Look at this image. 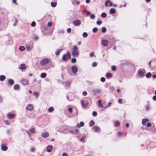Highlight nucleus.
Segmentation results:
<instances>
[{
	"mask_svg": "<svg viewBox=\"0 0 156 156\" xmlns=\"http://www.w3.org/2000/svg\"><path fill=\"white\" fill-rule=\"evenodd\" d=\"M71 50L72 54L73 57H77L79 56V48L76 45H74Z\"/></svg>",
	"mask_w": 156,
	"mask_h": 156,
	"instance_id": "f257e3e1",
	"label": "nucleus"
},
{
	"mask_svg": "<svg viewBox=\"0 0 156 156\" xmlns=\"http://www.w3.org/2000/svg\"><path fill=\"white\" fill-rule=\"evenodd\" d=\"M49 61V59L48 58H44L41 61L40 64L41 66H44L48 64Z\"/></svg>",
	"mask_w": 156,
	"mask_h": 156,
	"instance_id": "f03ea898",
	"label": "nucleus"
},
{
	"mask_svg": "<svg viewBox=\"0 0 156 156\" xmlns=\"http://www.w3.org/2000/svg\"><path fill=\"white\" fill-rule=\"evenodd\" d=\"M146 73L145 70L143 69H140L138 71V74L140 76L144 77V74Z\"/></svg>",
	"mask_w": 156,
	"mask_h": 156,
	"instance_id": "7ed1b4c3",
	"label": "nucleus"
},
{
	"mask_svg": "<svg viewBox=\"0 0 156 156\" xmlns=\"http://www.w3.org/2000/svg\"><path fill=\"white\" fill-rule=\"evenodd\" d=\"M70 54L69 51H67L66 54H64L62 57V59L64 61H66L68 58L69 57Z\"/></svg>",
	"mask_w": 156,
	"mask_h": 156,
	"instance_id": "20e7f679",
	"label": "nucleus"
},
{
	"mask_svg": "<svg viewBox=\"0 0 156 156\" xmlns=\"http://www.w3.org/2000/svg\"><path fill=\"white\" fill-rule=\"evenodd\" d=\"M34 106L31 104H28L26 107L27 110L29 111H32L34 109Z\"/></svg>",
	"mask_w": 156,
	"mask_h": 156,
	"instance_id": "39448f33",
	"label": "nucleus"
},
{
	"mask_svg": "<svg viewBox=\"0 0 156 156\" xmlns=\"http://www.w3.org/2000/svg\"><path fill=\"white\" fill-rule=\"evenodd\" d=\"M92 91L94 93V95H96L97 94H100L101 93V91L100 89H92Z\"/></svg>",
	"mask_w": 156,
	"mask_h": 156,
	"instance_id": "423d86ee",
	"label": "nucleus"
},
{
	"mask_svg": "<svg viewBox=\"0 0 156 156\" xmlns=\"http://www.w3.org/2000/svg\"><path fill=\"white\" fill-rule=\"evenodd\" d=\"M81 102L82 105L84 108L88 107L89 105V103L87 101L82 100Z\"/></svg>",
	"mask_w": 156,
	"mask_h": 156,
	"instance_id": "0eeeda50",
	"label": "nucleus"
},
{
	"mask_svg": "<svg viewBox=\"0 0 156 156\" xmlns=\"http://www.w3.org/2000/svg\"><path fill=\"white\" fill-rule=\"evenodd\" d=\"M73 23L75 26H78L80 25L81 22L79 20H76L73 22Z\"/></svg>",
	"mask_w": 156,
	"mask_h": 156,
	"instance_id": "6e6552de",
	"label": "nucleus"
},
{
	"mask_svg": "<svg viewBox=\"0 0 156 156\" xmlns=\"http://www.w3.org/2000/svg\"><path fill=\"white\" fill-rule=\"evenodd\" d=\"M102 44L104 46H107L109 43L108 41L106 39H103L102 41Z\"/></svg>",
	"mask_w": 156,
	"mask_h": 156,
	"instance_id": "1a4fd4ad",
	"label": "nucleus"
},
{
	"mask_svg": "<svg viewBox=\"0 0 156 156\" xmlns=\"http://www.w3.org/2000/svg\"><path fill=\"white\" fill-rule=\"evenodd\" d=\"M21 83L23 85H27L28 84V81L25 79H23L20 81Z\"/></svg>",
	"mask_w": 156,
	"mask_h": 156,
	"instance_id": "9d476101",
	"label": "nucleus"
},
{
	"mask_svg": "<svg viewBox=\"0 0 156 156\" xmlns=\"http://www.w3.org/2000/svg\"><path fill=\"white\" fill-rule=\"evenodd\" d=\"M109 4L110 7H111L112 5V2L110 0H108L106 1L105 2V6L106 7L108 6Z\"/></svg>",
	"mask_w": 156,
	"mask_h": 156,
	"instance_id": "9b49d317",
	"label": "nucleus"
},
{
	"mask_svg": "<svg viewBox=\"0 0 156 156\" xmlns=\"http://www.w3.org/2000/svg\"><path fill=\"white\" fill-rule=\"evenodd\" d=\"M72 71L74 73H76L78 71L77 68L75 66H73L71 68Z\"/></svg>",
	"mask_w": 156,
	"mask_h": 156,
	"instance_id": "f8f14e48",
	"label": "nucleus"
},
{
	"mask_svg": "<svg viewBox=\"0 0 156 156\" xmlns=\"http://www.w3.org/2000/svg\"><path fill=\"white\" fill-rule=\"evenodd\" d=\"M41 136L44 138L48 137L49 135V133L47 132H43L41 134Z\"/></svg>",
	"mask_w": 156,
	"mask_h": 156,
	"instance_id": "ddd939ff",
	"label": "nucleus"
},
{
	"mask_svg": "<svg viewBox=\"0 0 156 156\" xmlns=\"http://www.w3.org/2000/svg\"><path fill=\"white\" fill-rule=\"evenodd\" d=\"M84 125V123L83 122H81L80 124H79L78 123H77V125L76 126V127L77 128H80V127L83 126Z\"/></svg>",
	"mask_w": 156,
	"mask_h": 156,
	"instance_id": "4468645a",
	"label": "nucleus"
},
{
	"mask_svg": "<svg viewBox=\"0 0 156 156\" xmlns=\"http://www.w3.org/2000/svg\"><path fill=\"white\" fill-rule=\"evenodd\" d=\"M52 146L49 145L47 147V150L48 152H50L52 150Z\"/></svg>",
	"mask_w": 156,
	"mask_h": 156,
	"instance_id": "2eb2a0df",
	"label": "nucleus"
},
{
	"mask_svg": "<svg viewBox=\"0 0 156 156\" xmlns=\"http://www.w3.org/2000/svg\"><path fill=\"white\" fill-rule=\"evenodd\" d=\"M19 68L22 70L25 69H26V66L24 64H22L19 67Z\"/></svg>",
	"mask_w": 156,
	"mask_h": 156,
	"instance_id": "dca6fc26",
	"label": "nucleus"
},
{
	"mask_svg": "<svg viewBox=\"0 0 156 156\" xmlns=\"http://www.w3.org/2000/svg\"><path fill=\"white\" fill-rule=\"evenodd\" d=\"M148 121H149V120L148 119H144L142 120V124L144 125H145L146 123Z\"/></svg>",
	"mask_w": 156,
	"mask_h": 156,
	"instance_id": "f3484780",
	"label": "nucleus"
},
{
	"mask_svg": "<svg viewBox=\"0 0 156 156\" xmlns=\"http://www.w3.org/2000/svg\"><path fill=\"white\" fill-rule=\"evenodd\" d=\"M8 83L10 85H12L14 83V80L11 79H9L8 80Z\"/></svg>",
	"mask_w": 156,
	"mask_h": 156,
	"instance_id": "a211bd4d",
	"label": "nucleus"
},
{
	"mask_svg": "<svg viewBox=\"0 0 156 156\" xmlns=\"http://www.w3.org/2000/svg\"><path fill=\"white\" fill-rule=\"evenodd\" d=\"M1 146V149L2 151H5L7 149V147L5 146L4 144H2Z\"/></svg>",
	"mask_w": 156,
	"mask_h": 156,
	"instance_id": "6ab92c4d",
	"label": "nucleus"
},
{
	"mask_svg": "<svg viewBox=\"0 0 156 156\" xmlns=\"http://www.w3.org/2000/svg\"><path fill=\"white\" fill-rule=\"evenodd\" d=\"M5 76L4 75H1L0 76V80L1 81H3L5 79Z\"/></svg>",
	"mask_w": 156,
	"mask_h": 156,
	"instance_id": "aec40b11",
	"label": "nucleus"
},
{
	"mask_svg": "<svg viewBox=\"0 0 156 156\" xmlns=\"http://www.w3.org/2000/svg\"><path fill=\"white\" fill-rule=\"evenodd\" d=\"M15 117V115L14 114H9L8 115V117L9 119H12Z\"/></svg>",
	"mask_w": 156,
	"mask_h": 156,
	"instance_id": "412c9836",
	"label": "nucleus"
},
{
	"mask_svg": "<svg viewBox=\"0 0 156 156\" xmlns=\"http://www.w3.org/2000/svg\"><path fill=\"white\" fill-rule=\"evenodd\" d=\"M29 131L31 133L34 134L35 133V128H32L31 129H29Z\"/></svg>",
	"mask_w": 156,
	"mask_h": 156,
	"instance_id": "4be33fe9",
	"label": "nucleus"
},
{
	"mask_svg": "<svg viewBox=\"0 0 156 156\" xmlns=\"http://www.w3.org/2000/svg\"><path fill=\"white\" fill-rule=\"evenodd\" d=\"M20 88V86L17 84H15L14 85L13 88L15 90H17L19 89Z\"/></svg>",
	"mask_w": 156,
	"mask_h": 156,
	"instance_id": "5701e85b",
	"label": "nucleus"
},
{
	"mask_svg": "<svg viewBox=\"0 0 156 156\" xmlns=\"http://www.w3.org/2000/svg\"><path fill=\"white\" fill-rule=\"evenodd\" d=\"M93 129L95 130V131L96 132H97L100 129V127L97 126H94V127H93Z\"/></svg>",
	"mask_w": 156,
	"mask_h": 156,
	"instance_id": "b1692460",
	"label": "nucleus"
},
{
	"mask_svg": "<svg viewBox=\"0 0 156 156\" xmlns=\"http://www.w3.org/2000/svg\"><path fill=\"white\" fill-rule=\"evenodd\" d=\"M62 50L61 49H58L55 52V55H59L60 52Z\"/></svg>",
	"mask_w": 156,
	"mask_h": 156,
	"instance_id": "393cba45",
	"label": "nucleus"
},
{
	"mask_svg": "<svg viewBox=\"0 0 156 156\" xmlns=\"http://www.w3.org/2000/svg\"><path fill=\"white\" fill-rule=\"evenodd\" d=\"M71 82L70 81H66L64 83V85L66 87H68L71 84Z\"/></svg>",
	"mask_w": 156,
	"mask_h": 156,
	"instance_id": "a878e982",
	"label": "nucleus"
},
{
	"mask_svg": "<svg viewBox=\"0 0 156 156\" xmlns=\"http://www.w3.org/2000/svg\"><path fill=\"white\" fill-rule=\"evenodd\" d=\"M79 131V130L77 129H74L73 130V134H74L75 135H77Z\"/></svg>",
	"mask_w": 156,
	"mask_h": 156,
	"instance_id": "bb28decb",
	"label": "nucleus"
},
{
	"mask_svg": "<svg viewBox=\"0 0 156 156\" xmlns=\"http://www.w3.org/2000/svg\"><path fill=\"white\" fill-rule=\"evenodd\" d=\"M120 124V122L118 121H116L114 123V126L115 127H117Z\"/></svg>",
	"mask_w": 156,
	"mask_h": 156,
	"instance_id": "cd10ccee",
	"label": "nucleus"
},
{
	"mask_svg": "<svg viewBox=\"0 0 156 156\" xmlns=\"http://www.w3.org/2000/svg\"><path fill=\"white\" fill-rule=\"evenodd\" d=\"M106 76L108 78H111L112 76V74L110 73H107Z\"/></svg>",
	"mask_w": 156,
	"mask_h": 156,
	"instance_id": "c85d7f7f",
	"label": "nucleus"
},
{
	"mask_svg": "<svg viewBox=\"0 0 156 156\" xmlns=\"http://www.w3.org/2000/svg\"><path fill=\"white\" fill-rule=\"evenodd\" d=\"M46 76V74L45 73H41V77L42 78H44Z\"/></svg>",
	"mask_w": 156,
	"mask_h": 156,
	"instance_id": "c756f323",
	"label": "nucleus"
},
{
	"mask_svg": "<svg viewBox=\"0 0 156 156\" xmlns=\"http://www.w3.org/2000/svg\"><path fill=\"white\" fill-rule=\"evenodd\" d=\"M115 11L113 8H111L110 10V12L112 14H114L115 12Z\"/></svg>",
	"mask_w": 156,
	"mask_h": 156,
	"instance_id": "7c9ffc66",
	"label": "nucleus"
},
{
	"mask_svg": "<svg viewBox=\"0 0 156 156\" xmlns=\"http://www.w3.org/2000/svg\"><path fill=\"white\" fill-rule=\"evenodd\" d=\"M151 76V73L150 72L147 73L146 75V76L147 78H149Z\"/></svg>",
	"mask_w": 156,
	"mask_h": 156,
	"instance_id": "2f4dec72",
	"label": "nucleus"
},
{
	"mask_svg": "<svg viewBox=\"0 0 156 156\" xmlns=\"http://www.w3.org/2000/svg\"><path fill=\"white\" fill-rule=\"evenodd\" d=\"M33 94L36 96L37 98L39 96V94L37 92H33Z\"/></svg>",
	"mask_w": 156,
	"mask_h": 156,
	"instance_id": "473e14b6",
	"label": "nucleus"
},
{
	"mask_svg": "<svg viewBox=\"0 0 156 156\" xmlns=\"http://www.w3.org/2000/svg\"><path fill=\"white\" fill-rule=\"evenodd\" d=\"M33 39L34 40L36 41L38 39V37L36 35H34L33 37Z\"/></svg>",
	"mask_w": 156,
	"mask_h": 156,
	"instance_id": "72a5a7b5",
	"label": "nucleus"
},
{
	"mask_svg": "<svg viewBox=\"0 0 156 156\" xmlns=\"http://www.w3.org/2000/svg\"><path fill=\"white\" fill-rule=\"evenodd\" d=\"M94 122L93 120H91L89 123V126L91 127L94 124Z\"/></svg>",
	"mask_w": 156,
	"mask_h": 156,
	"instance_id": "f704fd0d",
	"label": "nucleus"
},
{
	"mask_svg": "<svg viewBox=\"0 0 156 156\" xmlns=\"http://www.w3.org/2000/svg\"><path fill=\"white\" fill-rule=\"evenodd\" d=\"M54 108L52 107H50L48 109V111L49 112H52Z\"/></svg>",
	"mask_w": 156,
	"mask_h": 156,
	"instance_id": "c9c22d12",
	"label": "nucleus"
},
{
	"mask_svg": "<svg viewBox=\"0 0 156 156\" xmlns=\"http://www.w3.org/2000/svg\"><path fill=\"white\" fill-rule=\"evenodd\" d=\"M101 16L102 18H105L106 17L107 14L106 13L103 12L101 14Z\"/></svg>",
	"mask_w": 156,
	"mask_h": 156,
	"instance_id": "e433bc0d",
	"label": "nucleus"
},
{
	"mask_svg": "<svg viewBox=\"0 0 156 156\" xmlns=\"http://www.w3.org/2000/svg\"><path fill=\"white\" fill-rule=\"evenodd\" d=\"M106 29L105 27H103L102 28L101 31L103 33H105L106 31Z\"/></svg>",
	"mask_w": 156,
	"mask_h": 156,
	"instance_id": "4c0bfd02",
	"label": "nucleus"
},
{
	"mask_svg": "<svg viewBox=\"0 0 156 156\" xmlns=\"http://www.w3.org/2000/svg\"><path fill=\"white\" fill-rule=\"evenodd\" d=\"M25 48L23 46H20L19 47V50L21 51H23L25 50Z\"/></svg>",
	"mask_w": 156,
	"mask_h": 156,
	"instance_id": "58836bf2",
	"label": "nucleus"
},
{
	"mask_svg": "<svg viewBox=\"0 0 156 156\" xmlns=\"http://www.w3.org/2000/svg\"><path fill=\"white\" fill-rule=\"evenodd\" d=\"M51 5L52 7H55L56 5V3L55 2H52L51 3Z\"/></svg>",
	"mask_w": 156,
	"mask_h": 156,
	"instance_id": "ea45409f",
	"label": "nucleus"
},
{
	"mask_svg": "<svg viewBox=\"0 0 156 156\" xmlns=\"http://www.w3.org/2000/svg\"><path fill=\"white\" fill-rule=\"evenodd\" d=\"M4 122L6 125H9L10 124V122L7 120H5L4 121Z\"/></svg>",
	"mask_w": 156,
	"mask_h": 156,
	"instance_id": "a19ab883",
	"label": "nucleus"
},
{
	"mask_svg": "<svg viewBox=\"0 0 156 156\" xmlns=\"http://www.w3.org/2000/svg\"><path fill=\"white\" fill-rule=\"evenodd\" d=\"M71 62L73 63H75L76 62V59L75 58H73L71 60Z\"/></svg>",
	"mask_w": 156,
	"mask_h": 156,
	"instance_id": "79ce46f5",
	"label": "nucleus"
},
{
	"mask_svg": "<svg viewBox=\"0 0 156 156\" xmlns=\"http://www.w3.org/2000/svg\"><path fill=\"white\" fill-rule=\"evenodd\" d=\"M98 30V28L96 27L94 28L93 29V32L94 33H96Z\"/></svg>",
	"mask_w": 156,
	"mask_h": 156,
	"instance_id": "37998d69",
	"label": "nucleus"
},
{
	"mask_svg": "<svg viewBox=\"0 0 156 156\" xmlns=\"http://www.w3.org/2000/svg\"><path fill=\"white\" fill-rule=\"evenodd\" d=\"M90 18L92 19H94L95 18V16L94 14H92L91 15Z\"/></svg>",
	"mask_w": 156,
	"mask_h": 156,
	"instance_id": "c03bdc74",
	"label": "nucleus"
},
{
	"mask_svg": "<svg viewBox=\"0 0 156 156\" xmlns=\"http://www.w3.org/2000/svg\"><path fill=\"white\" fill-rule=\"evenodd\" d=\"M97 115V112L96 111H94L92 113V115L94 116H96Z\"/></svg>",
	"mask_w": 156,
	"mask_h": 156,
	"instance_id": "a18cd8bd",
	"label": "nucleus"
},
{
	"mask_svg": "<svg viewBox=\"0 0 156 156\" xmlns=\"http://www.w3.org/2000/svg\"><path fill=\"white\" fill-rule=\"evenodd\" d=\"M31 25L32 27H34L36 25L35 22L33 21L31 23Z\"/></svg>",
	"mask_w": 156,
	"mask_h": 156,
	"instance_id": "49530a36",
	"label": "nucleus"
},
{
	"mask_svg": "<svg viewBox=\"0 0 156 156\" xmlns=\"http://www.w3.org/2000/svg\"><path fill=\"white\" fill-rule=\"evenodd\" d=\"M96 23L98 25H100L101 24L102 21L100 20H98L97 21Z\"/></svg>",
	"mask_w": 156,
	"mask_h": 156,
	"instance_id": "de8ad7c7",
	"label": "nucleus"
},
{
	"mask_svg": "<svg viewBox=\"0 0 156 156\" xmlns=\"http://www.w3.org/2000/svg\"><path fill=\"white\" fill-rule=\"evenodd\" d=\"M87 34L86 32H84L83 34V36L84 37H86L87 36Z\"/></svg>",
	"mask_w": 156,
	"mask_h": 156,
	"instance_id": "09e8293b",
	"label": "nucleus"
},
{
	"mask_svg": "<svg viewBox=\"0 0 156 156\" xmlns=\"http://www.w3.org/2000/svg\"><path fill=\"white\" fill-rule=\"evenodd\" d=\"M112 69L113 71H115L116 69V66H112Z\"/></svg>",
	"mask_w": 156,
	"mask_h": 156,
	"instance_id": "8fccbe9b",
	"label": "nucleus"
},
{
	"mask_svg": "<svg viewBox=\"0 0 156 156\" xmlns=\"http://www.w3.org/2000/svg\"><path fill=\"white\" fill-rule=\"evenodd\" d=\"M35 148L34 147H32L31 148V149H30V151L31 152H34L35 151Z\"/></svg>",
	"mask_w": 156,
	"mask_h": 156,
	"instance_id": "3c124183",
	"label": "nucleus"
},
{
	"mask_svg": "<svg viewBox=\"0 0 156 156\" xmlns=\"http://www.w3.org/2000/svg\"><path fill=\"white\" fill-rule=\"evenodd\" d=\"M101 80L102 82H105V78L104 77H102L101 78Z\"/></svg>",
	"mask_w": 156,
	"mask_h": 156,
	"instance_id": "603ef678",
	"label": "nucleus"
},
{
	"mask_svg": "<svg viewBox=\"0 0 156 156\" xmlns=\"http://www.w3.org/2000/svg\"><path fill=\"white\" fill-rule=\"evenodd\" d=\"M97 65V64L96 62H94L92 64V66L93 67H95Z\"/></svg>",
	"mask_w": 156,
	"mask_h": 156,
	"instance_id": "864d4df0",
	"label": "nucleus"
},
{
	"mask_svg": "<svg viewBox=\"0 0 156 156\" xmlns=\"http://www.w3.org/2000/svg\"><path fill=\"white\" fill-rule=\"evenodd\" d=\"M150 106L149 105H147L145 106V108L147 110H148L149 109Z\"/></svg>",
	"mask_w": 156,
	"mask_h": 156,
	"instance_id": "5fc2aeb1",
	"label": "nucleus"
},
{
	"mask_svg": "<svg viewBox=\"0 0 156 156\" xmlns=\"http://www.w3.org/2000/svg\"><path fill=\"white\" fill-rule=\"evenodd\" d=\"M87 93L86 91H83L82 93V94L84 96H86L87 95Z\"/></svg>",
	"mask_w": 156,
	"mask_h": 156,
	"instance_id": "6e6d98bb",
	"label": "nucleus"
},
{
	"mask_svg": "<svg viewBox=\"0 0 156 156\" xmlns=\"http://www.w3.org/2000/svg\"><path fill=\"white\" fill-rule=\"evenodd\" d=\"M98 106L99 107H103V105L101 103L98 104Z\"/></svg>",
	"mask_w": 156,
	"mask_h": 156,
	"instance_id": "4d7b16f0",
	"label": "nucleus"
},
{
	"mask_svg": "<svg viewBox=\"0 0 156 156\" xmlns=\"http://www.w3.org/2000/svg\"><path fill=\"white\" fill-rule=\"evenodd\" d=\"M118 102L119 103L121 104L122 103V100L121 99L119 98L118 100Z\"/></svg>",
	"mask_w": 156,
	"mask_h": 156,
	"instance_id": "13d9d810",
	"label": "nucleus"
},
{
	"mask_svg": "<svg viewBox=\"0 0 156 156\" xmlns=\"http://www.w3.org/2000/svg\"><path fill=\"white\" fill-rule=\"evenodd\" d=\"M68 111L70 112H72V111H73V109L72 108H69L68 109Z\"/></svg>",
	"mask_w": 156,
	"mask_h": 156,
	"instance_id": "bf43d9fd",
	"label": "nucleus"
},
{
	"mask_svg": "<svg viewBox=\"0 0 156 156\" xmlns=\"http://www.w3.org/2000/svg\"><path fill=\"white\" fill-rule=\"evenodd\" d=\"M71 31V29L70 28H68L67 30V31L68 33H70Z\"/></svg>",
	"mask_w": 156,
	"mask_h": 156,
	"instance_id": "052dcab7",
	"label": "nucleus"
},
{
	"mask_svg": "<svg viewBox=\"0 0 156 156\" xmlns=\"http://www.w3.org/2000/svg\"><path fill=\"white\" fill-rule=\"evenodd\" d=\"M151 126V124L150 122H148L147 124V127H150Z\"/></svg>",
	"mask_w": 156,
	"mask_h": 156,
	"instance_id": "680f3d73",
	"label": "nucleus"
},
{
	"mask_svg": "<svg viewBox=\"0 0 156 156\" xmlns=\"http://www.w3.org/2000/svg\"><path fill=\"white\" fill-rule=\"evenodd\" d=\"M26 49L27 50L29 51L32 48H30V47L29 46H27L26 47Z\"/></svg>",
	"mask_w": 156,
	"mask_h": 156,
	"instance_id": "e2e57ef3",
	"label": "nucleus"
},
{
	"mask_svg": "<svg viewBox=\"0 0 156 156\" xmlns=\"http://www.w3.org/2000/svg\"><path fill=\"white\" fill-rule=\"evenodd\" d=\"M52 25V23L51 22H48V26H51Z\"/></svg>",
	"mask_w": 156,
	"mask_h": 156,
	"instance_id": "0e129e2a",
	"label": "nucleus"
},
{
	"mask_svg": "<svg viewBox=\"0 0 156 156\" xmlns=\"http://www.w3.org/2000/svg\"><path fill=\"white\" fill-rule=\"evenodd\" d=\"M153 99L155 101H156V95H154L153 96Z\"/></svg>",
	"mask_w": 156,
	"mask_h": 156,
	"instance_id": "69168bd1",
	"label": "nucleus"
},
{
	"mask_svg": "<svg viewBox=\"0 0 156 156\" xmlns=\"http://www.w3.org/2000/svg\"><path fill=\"white\" fill-rule=\"evenodd\" d=\"M122 134V133L121 132H119L117 133V135L118 136H120Z\"/></svg>",
	"mask_w": 156,
	"mask_h": 156,
	"instance_id": "338daca9",
	"label": "nucleus"
},
{
	"mask_svg": "<svg viewBox=\"0 0 156 156\" xmlns=\"http://www.w3.org/2000/svg\"><path fill=\"white\" fill-rule=\"evenodd\" d=\"M94 55V52H92L90 54V57H93Z\"/></svg>",
	"mask_w": 156,
	"mask_h": 156,
	"instance_id": "774afa93",
	"label": "nucleus"
}]
</instances>
